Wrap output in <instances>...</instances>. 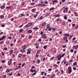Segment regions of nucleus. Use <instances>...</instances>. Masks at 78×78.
<instances>
[{"label":"nucleus","mask_w":78,"mask_h":78,"mask_svg":"<svg viewBox=\"0 0 78 78\" xmlns=\"http://www.w3.org/2000/svg\"><path fill=\"white\" fill-rule=\"evenodd\" d=\"M32 24H33L32 22H31L30 23H28L27 25H26L25 27H31V25H32Z\"/></svg>","instance_id":"obj_1"},{"label":"nucleus","mask_w":78,"mask_h":78,"mask_svg":"<svg viewBox=\"0 0 78 78\" xmlns=\"http://www.w3.org/2000/svg\"><path fill=\"white\" fill-rule=\"evenodd\" d=\"M27 55H29L31 53V49L30 48L29 49H27Z\"/></svg>","instance_id":"obj_2"},{"label":"nucleus","mask_w":78,"mask_h":78,"mask_svg":"<svg viewBox=\"0 0 78 78\" xmlns=\"http://www.w3.org/2000/svg\"><path fill=\"white\" fill-rule=\"evenodd\" d=\"M42 38L43 39H46L47 38V37L45 36V34H43L41 36Z\"/></svg>","instance_id":"obj_3"},{"label":"nucleus","mask_w":78,"mask_h":78,"mask_svg":"<svg viewBox=\"0 0 78 78\" xmlns=\"http://www.w3.org/2000/svg\"><path fill=\"white\" fill-rule=\"evenodd\" d=\"M74 14L75 16H76V17H78V13H77L76 12H74Z\"/></svg>","instance_id":"obj_4"},{"label":"nucleus","mask_w":78,"mask_h":78,"mask_svg":"<svg viewBox=\"0 0 78 78\" xmlns=\"http://www.w3.org/2000/svg\"><path fill=\"white\" fill-rule=\"evenodd\" d=\"M30 72H36V69L34 70V71L32 69H31L30 70Z\"/></svg>","instance_id":"obj_5"},{"label":"nucleus","mask_w":78,"mask_h":78,"mask_svg":"<svg viewBox=\"0 0 78 78\" xmlns=\"http://www.w3.org/2000/svg\"><path fill=\"white\" fill-rule=\"evenodd\" d=\"M27 32L28 33H31L32 32V31L31 30H27Z\"/></svg>","instance_id":"obj_6"},{"label":"nucleus","mask_w":78,"mask_h":78,"mask_svg":"<svg viewBox=\"0 0 78 78\" xmlns=\"http://www.w3.org/2000/svg\"><path fill=\"white\" fill-rule=\"evenodd\" d=\"M39 43L34 44V45H35V46H37V45H39Z\"/></svg>","instance_id":"obj_7"},{"label":"nucleus","mask_w":78,"mask_h":78,"mask_svg":"<svg viewBox=\"0 0 78 78\" xmlns=\"http://www.w3.org/2000/svg\"><path fill=\"white\" fill-rule=\"evenodd\" d=\"M55 76V74H54L52 75V76H51V78H54Z\"/></svg>","instance_id":"obj_8"},{"label":"nucleus","mask_w":78,"mask_h":78,"mask_svg":"<svg viewBox=\"0 0 78 78\" xmlns=\"http://www.w3.org/2000/svg\"><path fill=\"white\" fill-rule=\"evenodd\" d=\"M64 36H66L67 37V36H70V35H69V34H65L64 35Z\"/></svg>","instance_id":"obj_9"},{"label":"nucleus","mask_w":78,"mask_h":78,"mask_svg":"<svg viewBox=\"0 0 78 78\" xmlns=\"http://www.w3.org/2000/svg\"><path fill=\"white\" fill-rule=\"evenodd\" d=\"M9 72H10V70L9 69H7L6 71V73H9Z\"/></svg>","instance_id":"obj_10"},{"label":"nucleus","mask_w":78,"mask_h":78,"mask_svg":"<svg viewBox=\"0 0 78 78\" xmlns=\"http://www.w3.org/2000/svg\"><path fill=\"white\" fill-rule=\"evenodd\" d=\"M54 16H55L56 17H59L60 16L59 14H57V15H55Z\"/></svg>","instance_id":"obj_11"},{"label":"nucleus","mask_w":78,"mask_h":78,"mask_svg":"<svg viewBox=\"0 0 78 78\" xmlns=\"http://www.w3.org/2000/svg\"><path fill=\"white\" fill-rule=\"evenodd\" d=\"M5 8V6L3 5H2L1 7L0 8L1 9H3L4 8Z\"/></svg>","instance_id":"obj_12"},{"label":"nucleus","mask_w":78,"mask_h":78,"mask_svg":"<svg viewBox=\"0 0 78 78\" xmlns=\"http://www.w3.org/2000/svg\"><path fill=\"white\" fill-rule=\"evenodd\" d=\"M22 47L24 49V50H25V49H26V46L25 45H23Z\"/></svg>","instance_id":"obj_13"},{"label":"nucleus","mask_w":78,"mask_h":78,"mask_svg":"<svg viewBox=\"0 0 78 78\" xmlns=\"http://www.w3.org/2000/svg\"><path fill=\"white\" fill-rule=\"evenodd\" d=\"M11 62H12L10 61H9L8 62V65H9H9H10V64H11Z\"/></svg>","instance_id":"obj_14"},{"label":"nucleus","mask_w":78,"mask_h":78,"mask_svg":"<svg viewBox=\"0 0 78 78\" xmlns=\"http://www.w3.org/2000/svg\"><path fill=\"white\" fill-rule=\"evenodd\" d=\"M22 56V54H20L18 56L19 58H20V57H21Z\"/></svg>","instance_id":"obj_15"},{"label":"nucleus","mask_w":78,"mask_h":78,"mask_svg":"<svg viewBox=\"0 0 78 78\" xmlns=\"http://www.w3.org/2000/svg\"><path fill=\"white\" fill-rule=\"evenodd\" d=\"M67 36H65V37H63V40H66V39H67Z\"/></svg>","instance_id":"obj_16"},{"label":"nucleus","mask_w":78,"mask_h":78,"mask_svg":"<svg viewBox=\"0 0 78 78\" xmlns=\"http://www.w3.org/2000/svg\"><path fill=\"white\" fill-rule=\"evenodd\" d=\"M21 51L22 53H23V52H25V49H22L21 50Z\"/></svg>","instance_id":"obj_17"},{"label":"nucleus","mask_w":78,"mask_h":78,"mask_svg":"<svg viewBox=\"0 0 78 78\" xmlns=\"http://www.w3.org/2000/svg\"><path fill=\"white\" fill-rule=\"evenodd\" d=\"M25 16V14H20V17H22V16Z\"/></svg>","instance_id":"obj_18"},{"label":"nucleus","mask_w":78,"mask_h":78,"mask_svg":"<svg viewBox=\"0 0 78 78\" xmlns=\"http://www.w3.org/2000/svg\"><path fill=\"white\" fill-rule=\"evenodd\" d=\"M12 53H13V50H11L10 52V55H11Z\"/></svg>","instance_id":"obj_19"},{"label":"nucleus","mask_w":78,"mask_h":78,"mask_svg":"<svg viewBox=\"0 0 78 78\" xmlns=\"http://www.w3.org/2000/svg\"><path fill=\"white\" fill-rule=\"evenodd\" d=\"M55 8H51L50 9V11H51V10H53V9H55Z\"/></svg>","instance_id":"obj_20"},{"label":"nucleus","mask_w":78,"mask_h":78,"mask_svg":"<svg viewBox=\"0 0 78 78\" xmlns=\"http://www.w3.org/2000/svg\"><path fill=\"white\" fill-rule=\"evenodd\" d=\"M36 72H35L34 73H33L31 75V76H33V75H36Z\"/></svg>","instance_id":"obj_21"},{"label":"nucleus","mask_w":78,"mask_h":78,"mask_svg":"<svg viewBox=\"0 0 78 78\" xmlns=\"http://www.w3.org/2000/svg\"><path fill=\"white\" fill-rule=\"evenodd\" d=\"M23 31V29H20L19 30V32L20 33H22Z\"/></svg>","instance_id":"obj_22"},{"label":"nucleus","mask_w":78,"mask_h":78,"mask_svg":"<svg viewBox=\"0 0 78 78\" xmlns=\"http://www.w3.org/2000/svg\"><path fill=\"white\" fill-rule=\"evenodd\" d=\"M45 6V4L43 3L41 4V6Z\"/></svg>","instance_id":"obj_23"},{"label":"nucleus","mask_w":78,"mask_h":78,"mask_svg":"<svg viewBox=\"0 0 78 78\" xmlns=\"http://www.w3.org/2000/svg\"><path fill=\"white\" fill-rule=\"evenodd\" d=\"M38 64H39L41 62V61L39 59H38L37 61Z\"/></svg>","instance_id":"obj_24"},{"label":"nucleus","mask_w":78,"mask_h":78,"mask_svg":"<svg viewBox=\"0 0 78 78\" xmlns=\"http://www.w3.org/2000/svg\"><path fill=\"white\" fill-rule=\"evenodd\" d=\"M68 70H72V68L70 67H69L68 68Z\"/></svg>","instance_id":"obj_25"},{"label":"nucleus","mask_w":78,"mask_h":78,"mask_svg":"<svg viewBox=\"0 0 78 78\" xmlns=\"http://www.w3.org/2000/svg\"><path fill=\"white\" fill-rule=\"evenodd\" d=\"M45 25V22H44L42 23V26H44Z\"/></svg>","instance_id":"obj_26"},{"label":"nucleus","mask_w":78,"mask_h":78,"mask_svg":"<svg viewBox=\"0 0 78 78\" xmlns=\"http://www.w3.org/2000/svg\"><path fill=\"white\" fill-rule=\"evenodd\" d=\"M12 75V73H9L8 74V75L9 76H11V75Z\"/></svg>","instance_id":"obj_27"},{"label":"nucleus","mask_w":78,"mask_h":78,"mask_svg":"<svg viewBox=\"0 0 78 78\" xmlns=\"http://www.w3.org/2000/svg\"><path fill=\"white\" fill-rule=\"evenodd\" d=\"M57 0H55L52 1V3H56L57 2Z\"/></svg>","instance_id":"obj_28"},{"label":"nucleus","mask_w":78,"mask_h":78,"mask_svg":"<svg viewBox=\"0 0 78 78\" xmlns=\"http://www.w3.org/2000/svg\"><path fill=\"white\" fill-rule=\"evenodd\" d=\"M65 55V54H63L61 56H60V58H62V57H63V56H64Z\"/></svg>","instance_id":"obj_29"},{"label":"nucleus","mask_w":78,"mask_h":78,"mask_svg":"<svg viewBox=\"0 0 78 78\" xmlns=\"http://www.w3.org/2000/svg\"><path fill=\"white\" fill-rule=\"evenodd\" d=\"M64 18L65 20H66L67 19V16H64Z\"/></svg>","instance_id":"obj_30"},{"label":"nucleus","mask_w":78,"mask_h":78,"mask_svg":"<svg viewBox=\"0 0 78 78\" xmlns=\"http://www.w3.org/2000/svg\"><path fill=\"white\" fill-rule=\"evenodd\" d=\"M50 13L48 12V13L46 14V16H48V15H50Z\"/></svg>","instance_id":"obj_31"},{"label":"nucleus","mask_w":78,"mask_h":78,"mask_svg":"<svg viewBox=\"0 0 78 78\" xmlns=\"http://www.w3.org/2000/svg\"><path fill=\"white\" fill-rule=\"evenodd\" d=\"M68 11L67 10H63V12H67Z\"/></svg>","instance_id":"obj_32"},{"label":"nucleus","mask_w":78,"mask_h":78,"mask_svg":"<svg viewBox=\"0 0 78 78\" xmlns=\"http://www.w3.org/2000/svg\"><path fill=\"white\" fill-rule=\"evenodd\" d=\"M46 48H47V45H45L43 47V48H44V49H46Z\"/></svg>","instance_id":"obj_33"},{"label":"nucleus","mask_w":78,"mask_h":78,"mask_svg":"<svg viewBox=\"0 0 78 78\" xmlns=\"http://www.w3.org/2000/svg\"><path fill=\"white\" fill-rule=\"evenodd\" d=\"M31 5H35V3L34 2H32L30 4Z\"/></svg>","instance_id":"obj_34"},{"label":"nucleus","mask_w":78,"mask_h":78,"mask_svg":"<svg viewBox=\"0 0 78 78\" xmlns=\"http://www.w3.org/2000/svg\"><path fill=\"white\" fill-rule=\"evenodd\" d=\"M0 17H1V18H2V19H3V18L4 17V16H3V15H2L0 16Z\"/></svg>","instance_id":"obj_35"},{"label":"nucleus","mask_w":78,"mask_h":78,"mask_svg":"<svg viewBox=\"0 0 78 78\" xmlns=\"http://www.w3.org/2000/svg\"><path fill=\"white\" fill-rule=\"evenodd\" d=\"M37 16V14L35 15L34 17V18H36V17Z\"/></svg>","instance_id":"obj_36"},{"label":"nucleus","mask_w":78,"mask_h":78,"mask_svg":"<svg viewBox=\"0 0 78 78\" xmlns=\"http://www.w3.org/2000/svg\"><path fill=\"white\" fill-rule=\"evenodd\" d=\"M22 5L23 6H24L25 5V2H23L22 3Z\"/></svg>","instance_id":"obj_37"},{"label":"nucleus","mask_w":78,"mask_h":78,"mask_svg":"<svg viewBox=\"0 0 78 78\" xmlns=\"http://www.w3.org/2000/svg\"><path fill=\"white\" fill-rule=\"evenodd\" d=\"M73 66H76V62H75L73 63Z\"/></svg>","instance_id":"obj_38"},{"label":"nucleus","mask_w":78,"mask_h":78,"mask_svg":"<svg viewBox=\"0 0 78 78\" xmlns=\"http://www.w3.org/2000/svg\"><path fill=\"white\" fill-rule=\"evenodd\" d=\"M4 43V42L3 41H1L0 42V44H3Z\"/></svg>","instance_id":"obj_39"},{"label":"nucleus","mask_w":78,"mask_h":78,"mask_svg":"<svg viewBox=\"0 0 78 78\" xmlns=\"http://www.w3.org/2000/svg\"><path fill=\"white\" fill-rule=\"evenodd\" d=\"M46 27H47V28H49V27H50V25H48V24L47 25Z\"/></svg>","instance_id":"obj_40"},{"label":"nucleus","mask_w":78,"mask_h":78,"mask_svg":"<svg viewBox=\"0 0 78 78\" xmlns=\"http://www.w3.org/2000/svg\"><path fill=\"white\" fill-rule=\"evenodd\" d=\"M71 72H72V70H69L68 73H71Z\"/></svg>","instance_id":"obj_41"},{"label":"nucleus","mask_w":78,"mask_h":78,"mask_svg":"<svg viewBox=\"0 0 78 78\" xmlns=\"http://www.w3.org/2000/svg\"><path fill=\"white\" fill-rule=\"evenodd\" d=\"M61 56V55H58L57 56V58H59L60 57V56Z\"/></svg>","instance_id":"obj_42"},{"label":"nucleus","mask_w":78,"mask_h":78,"mask_svg":"<svg viewBox=\"0 0 78 78\" xmlns=\"http://www.w3.org/2000/svg\"><path fill=\"white\" fill-rule=\"evenodd\" d=\"M52 30L53 31H55V30H56V28H53V29Z\"/></svg>","instance_id":"obj_43"},{"label":"nucleus","mask_w":78,"mask_h":78,"mask_svg":"<svg viewBox=\"0 0 78 78\" xmlns=\"http://www.w3.org/2000/svg\"><path fill=\"white\" fill-rule=\"evenodd\" d=\"M2 39H5L6 38V36H4L3 37H2Z\"/></svg>","instance_id":"obj_44"},{"label":"nucleus","mask_w":78,"mask_h":78,"mask_svg":"<svg viewBox=\"0 0 78 78\" xmlns=\"http://www.w3.org/2000/svg\"><path fill=\"white\" fill-rule=\"evenodd\" d=\"M17 75H18V76H20V73H18L17 74Z\"/></svg>","instance_id":"obj_45"},{"label":"nucleus","mask_w":78,"mask_h":78,"mask_svg":"<svg viewBox=\"0 0 78 78\" xmlns=\"http://www.w3.org/2000/svg\"><path fill=\"white\" fill-rule=\"evenodd\" d=\"M36 57H37V58L39 57V55L36 54Z\"/></svg>","instance_id":"obj_46"},{"label":"nucleus","mask_w":78,"mask_h":78,"mask_svg":"<svg viewBox=\"0 0 78 78\" xmlns=\"http://www.w3.org/2000/svg\"><path fill=\"white\" fill-rule=\"evenodd\" d=\"M44 3H45V4H48V2L47 1L44 2Z\"/></svg>","instance_id":"obj_47"},{"label":"nucleus","mask_w":78,"mask_h":78,"mask_svg":"<svg viewBox=\"0 0 78 78\" xmlns=\"http://www.w3.org/2000/svg\"><path fill=\"white\" fill-rule=\"evenodd\" d=\"M25 65V63H23L22 65V67H23Z\"/></svg>","instance_id":"obj_48"},{"label":"nucleus","mask_w":78,"mask_h":78,"mask_svg":"<svg viewBox=\"0 0 78 78\" xmlns=\"http://www.w3.org/2000/svg\"><path fill=\"white\" fill-rule=\"evenodd\" d=\"M31 37H32V35H30V36L29 37V38L30 39L31 38Z\"/></svg>","instance_id":"obj_49"},{"label":"nucleus","mask_w":78,"mask_h":78,"mask_svg":"<svg viewBox=\"0 0 78 78\" xmlns=\"http://www.w3.org/2000/svg\"><path fill=\"white\" fill-rule=\"evenodd\" d=\"M14 20V18H12L11 19V21H13V20Z\"/></svg>","instance_id":"obj_50"},{"label":"nucleus","mask_w":78,"mask_h":78,"mask_svg":"<svg viewBox=\"0 0 78 78\" xmlns=\"http://www.w3.org/2000/svg\"><path fill=\"white\" fill-rule=\"evenodd\" d=\"M61 57L60 56L59 57H58V61H59L60 60V59H61Z\"/></svg>","instance_id":"obj_51"},{"label":"nucleus","mask_w":78,"mask_h":78,"mask_svg":"<svg viewBox=\"0 0 78 78\" xmlns=\"http://www.w3.org/2000/svg\"><path fill=\"white\" fill-rule=\"evenodd\" d=\"M5 24H2V27H5Z\"/></svg>","instance_id":"obj_52"},{"label":"nucleus","mask_w":78,"mask_h":78,"mask_svg":"<svg viewBox=\"0 0 78 78\" xmlns=\"http://www.w3.org/2000/svg\"><path fill=\"white\" fill-rule=\"evenodd\" d=\"M38 41L39 42H41V41H42V39H40L38 40Z\"/></svg>","instance_id":"obj_53"},{"label":"nucleus","mask_w":78,"mask_h":78,"mask_svg":"<svg viewBox=\"0 0 78 78\" xmlns=\"http://www.w3.org/2000/svg\"><path fill=\"white\" fill-rule=\"evenodd\" d=\"M68 21L69 22H72V20H68Z\"/></svg>","instance_id":"obj_54"},{"label":"nucleus","mask_w":78,"mask_h":78,"mask_svg":"<svg viewBox=\"0 0 78 78\" xmlns=\"http://www.w3.org/2000/svg\"><path fill=\"white\" fill-rule=\"evenodd\" d=\"M76 47V46H73V48H75Z\"/></svg>","instance_id":"obj_55"},{"label":"nucleus","mask_w":78,"mask_h":78,"mask_svg":"<svg viewBox=\"0 0 78 78\" xmlns=\"http://www.w3.org/2000/svg\"><path fill=\"white\" fill-rule=\"evenodd\" d=\"M8 39H12V37H8Z\"/></svg>","instance_id":"obj_56"},{"label":"nucleus","mask_w":78,"mask_h":78,"mask_svg":"<svg viewBox=\"0 0 78 78\" xmlns=\"http://www.w3.org/2000/svg\"><path fill=\"white\" fill-rule=\"evenodd\" d=\"M1 53L3 56H5V54H4V53H3V52H1Z\"/></svg>","instance_id":"obj_57"},{"label":"nucleus","mask_w":78,"mask_h":78,"mask_svg":"<svg viewBox=\"0 0 78 78\" xmlns=\"http://www.w3.org/2000/svg\"><path fill=\"white\" fill-rule=\"evenodd\" d=\"M3 78H5L6 77V76L5 75H4L3 76Z\"/></svg>","instance_id":"obj_58"},{"label":"nucleus","mask_w":78,"mask_h":78,"mask_svg":"<svg viewBox=\"0 0 78 78\" xmlns=\"http://www.w3.org/2000/svg\"><path fill=\"white\" fill-rule=\"evenodd\" d=\"M71 52L73 53V49L71 50Z\"/></svg>","instance_id":"obj_59"},{"label":"nucleus","mask_w":78,"mask_h":78,"mask_svg":"<svg viewBox=\"0 0 78 78\" xmlns=\"http://www.w3.org/2000/svg\"><path fill=\"white\" fill-rule=\"evenodd\" d=\"M36 48H39V45H38L37 46L35 47Z\"/></svg>","instance_id":"obj_60"},{"label":"nucleus","mask_w":78,"mask_h":78,"mask_svg":"<svg viewBox=\"0 0 78 78\" xmlns=\"http://www.w3.org/2000/svg\"><path fill=\"white\" fill-rule=\"evenodd\" d=\"M34 11H35L34 9H32L31 10V11H32V12H34Z\"/></svg>","instance_id":"obj_61"},{"label":"nucleus","mask_w":78,"mask_h":78,"mask_svg":"<svg viewBox=\"0 0 78 78\" xmlns=\"http://www.w3.org/2000/svg\"><path fill=\"white\" fill-rule=\"evenodd\" d=\"M31 68H32V69H34V68H35L34 66H32L31 67Z\"/></svg>","instance_id":"obj_62"},{"label":"nucleus","mask_w":78,"mask_h":78,"mask_svg":"<svg viewBox=\"0 0 78 78\" xmlns=\"http://www.w3.org/2000/svg\"><path fill=\"white\" fill-rule=\"evenodd\" d=\"M48 31H51V27H49V29H48Z\"/></svg>","instance_id":"obj_63"},{"label":"nucleus","mask_w":78,"mask_h":78,"mask_svg":"<svg viewBox=\"0 0 78 78\" xmlns=\"http://www.w3.org/2000/svg\"><path fill=\"white\" fill-rule=\"evenodd\" d=\"M54 66H55V67H58V66L57 65H54Z\"/></svg>","instance_id":"obj_64"}]
</instances>
